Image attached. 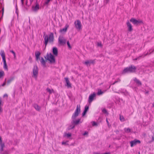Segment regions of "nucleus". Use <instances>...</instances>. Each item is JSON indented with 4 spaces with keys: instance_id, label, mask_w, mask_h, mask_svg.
Instances as JSON below:
<instances>
[{
    "instance_id": "27",
    "label": "nucleus",
    "mask_w": 154,
    "mask_h": 154,
    "mask_svg": "<svg viewBox=\"0 0 154 154\" xmlns=\"http://www.w3.org/2000/svg\"><path fill=\"white\" fill-rule=\"evenodd\" d=\"M75 125H74L72 124V125H70L69 127H68V129L69 130L72 129L75 127Z\"/></svg>"
},
{
    "instance_id": "8",
    "label": "nucleus",
    "mask_w": 154,
    "mask_h": 154,
    "mask_svg": "<svg viewBox=\"0 0 154 154\" xmlns=\"http://www.w3.org/2000/svg\"><path fill=\"white\" fill-rule=\"evenodd\" d=\"M140 143V141L139 140L135 139L134 140L130 142L131 146L132 147L136 145L137 144Z\"/></svg>"
},
{
    "instance_id": "16",
    "label": "nucleus",
    "mask_w": 154,
    "mask_h": 154,
    "mask_svg": "<svg viewBox=\"0 0 154 154\" xmlns=\"http://www.w3.org/2000/svg\"><path fill=\"white\" fill-rule=\"evenodd\" d=\"M3 105V104L2 103V97H0V114L2 113L3 112V108L2 106Z\"/></svg>"
},
{
    "instance_id": "37",
    "label": "nucleus",
    "mask_w": 154,
    "mask_h": 154,
    "mask_svg": "<svg viewBox=\"0 0 154 154\" xmlns=\"http://www.w3.org/2000/svg\"><path fill=\"white\" fill-rule=\"evenodd\" d=\"M67 45L68 46V47L70 48H71V46H70V43H69V41H67Z\"/></svg>"
},
{
    "instance_id": "41",
    "label": "nucleus",
    "mask_w": 154,
    "mask_h": 154,
    "mask_svg": "<svg viewBox=\"0 0 154 154\" xmlns=\"http://www.w3.org/2000/svg\"><path fill=\"white\" fill-rule=\"evenodd\" d=\"M97 45L98 46L101 47L102 46V45L100 42H98L97 43Z\"/></svg>"
},
{
    "instance_id": "52",
    "label": "nucleus",
    "mask_w": 154,
    "mask_h": 154,
    "mask_svg": "<svg viewBox=\"0 0 154 154\" xmlns=\"http://www.w3.org/2000/svg\"><path fill=\"white\" fill-rule=\"evenodd\" d=\"M8 97V95L6 94H4V95H3V97Z\"/></svg>"
},
{
    "instance_id": "26",
    "label": "nucleus",
    "mask_w": 154,
    "mask_h": 154,
    "mask_svg": "<svg viewBox=\"0 0 154 154\" xmlns=\"http://www.w3.org/2000/svg\"><path fill=\"white\" fill-rule=\"evenodd\" d=\"M71 136V133H65L64 134V137H67L68 138L69 137Z\"/></svg>"
},
{
    "instance_id": "7",
    "label": "nucleus",
    "mask_w": 154,
    "mask_h": 154,
    "mask_svg": "<svg viewBox=\"0 0 154 154\" xmlns=\"http://www.w3.org/2000/svg\"><path fill=\"white\" fill-rule=\"evenodd\" d=\"M59 44L61 45H64L66 44V40L63 36H60L58 38Z\"/></svg>"
},
{
    "instance_id": "50",
    "label": "nucleus",
    "mask_w": 154,
    "mask_h": 154,
    "mask_svg": "<svg viewBox=\"0 0 154 154\" xmlns=\"http://www.w3.org/2000/svg\"><path fill=\"white\" fill-rule=\"evenodd\" d=\"M28 0H26V5L27 6H29V5H28Z\"/></svg>"
},
{
    "instance_id": "25",
    "label": "nucleus",
    "mask_w": 154,
    "mask_h": 154,
    "mask_svg": "<svg viewBox=\"0 0 154 154\" xmlns=\"http://www.w3.org/2000/svg\"><path fill=\"white\" fill-rule=\"evenodd\" d=\"M120 120L122 122H124L125 121L124 117L123 116L120 115L119 118Z\"/></svg>"
},
{
    "instance_id": "12",
    "label": "nucleus",
    "mask_w": 154,
    "mask_h": 154,
    "mask_svg": "<svg viewBox=\"0 0 154 154\" xmlns=\"http://www.w3.org/2000/svg\"><path fill=\"white\" fill-rule=\"evenodd\" d=\"M0 151H3V148L5 147V146L4 143H2V138L1 137H0Z\"/></svg>"
},
{
    "instance_id": "22",
    "label": "nucleus",
    "mask_w": 154,
    "mask_h": 154,
    "mask_svg": "<svg viewBox=\"0 0 154 154\" xmlns=\"http://www.w3.org/2000/svg\"><path fill=\"white\" fill-rule=\"evenodd\" d=\"M41 63L43 66H45L46 62L43 57L41 58Z\"/></svg>"
},
{
    "instance_id": "59",
    "label": "nucleus",
    "mask_w": 154,
    "mask_h": 154,
    "mask_svg": "<svg viewBox=\"0 0 154 154\" xmlns=\"http://www.w3.org/2000/svg\"><path fill=\"white\" fill-rule=\"evenodd\" d=\"M115 84V83H114H114L112 84V85H114Z\"/></svg>"
},
{
    "instance_id": "54",
    "label": "nucleus",
    "mask_w": 154,
    "mask_h": 154,
    "mask_svg": "<svg viewBox=\"0 0 154 154\" xmlns=\"http://www.w3.org/2000/svg\"><path fill=\"white\" fill-rule=\"evenodd\" d=\"M106 122H107V123L109 125V122L108 121V120H107V119H106Z\"/></svg>"
},
{
    "instance_id": "45",
    "label": "nucleus",
    "mask_w": 154,
    "mask_h": 154,
    "mask_svg": "<svg viewBox=\"0 0 154 154\" xmlns=\"http://www.w3.org/2000/svg\"><path fill=\"white\" fill-rule=\"evenodd\" d=\"M149 51L150 52L149 54H151L154 51V49L153 50L150 49L149 50Z\"/></svg>"
},
{
    "instance_id": "38",
    "label": "nucleus",
    "mask_w": 154,
    "mask_h": 154,
    "mask_svg": "<svg viewBox=\"0 0 154 154\" xmlns=\"http://www.w3.org/2000/svg\"><path fill=\"white\" fill-rule=\"evenodd\" d=\"M92 125L93 126H97V124L95 122L93 121L92 122Z\"/></svg>"
},
{
    "instance_id": "2",
    "label": "nucleus",
    "mask_w": 154,
    "mask_h": 154,
    "mask_svg": "<svg viewBox=\"0 0 154 154\" xmlns=\"http://www.w3.org/2000/svg\"><path fill=\"white\" fill-rule=\"evenodd\" d=\"M43 37L44 39L45 47H46L48 41L50 42L53 41L54 38V34L52 33H51L49 36L47 35L44 34Z\"/></svg>"
},
{
    "instance_id": "58",
    "label": "nucleus",
    "mask_w": 154,
    "mask_h": 154,
    "mask_svg": "<svg viewBox=\"0 0 154 154\" xmlns=\"http://www.w3.org/2000/svg\"><path fill=\"white\" fill-rule=\"evenodd\" d=\"M137 58H135V59H134V60H137Z\"/></svg>"
},
{
    "instance_id": "21",
    "label": "nucleus",
    "mask_w": 154,
    "mask_h": 154,
    "mask_svg": "<svg viewBox=\"0 0 154 154\" xmlns=\"http://www.w3.org/2000/svg\"><path fill=\"white\" fill-rule=\"evenodd\" d=\"M14 76L11 77L8 80L7 83L8 84H10L12 81H13L14 79Z\"/></svg>"
},
{
    "instance_id": "14",
    "label": "nucleus",
    "mask_w": 154,
    "mask_h": 154,
    "mask_svg": "<svg viewBox=\"0 0 154 154\" xmlns=\"http://www.w3.org/2000/svg\"><path fill=\"white\" fill-rule=\"evenodd\" d=\"M65 79L66 82V86L68 87V88H70L71 87V85L69 82V81L68 79V78H64Z\"/></svg>"
},
{
    "instance_id": "34",
    "label": "nucleus",
    "mask_w": 154,
    "mask_h": 154,
    "mask_svg": "<svg viewBox=\"0 0 154 154\" xmlns=\"http://www.w3.org/2000/svg\"><path fill=\"white\" fill-rule=\"evenodd\" d=\"M88 109H89L88 106H86L85 107V110H84V111L87 112V111H88Z\"/></svg>"
},
{
    "instance_id": "55",
    "label": "nucleus",
    "mask_w": 154,
    "mask_h": 154,
    "mask_svg": "<svg viewBox=\"0 0 154 154\" xmlns=\"http://www.w3.org/2000/svg\"><path fill=\"white\" fill-rule=\"evenodd\" d=\"M33 1V0H30V4H31L32 3V2Z\"/></svg>"
},
{
    "instance_id": "23",
    "label": "nucleus",
    "mask_w": 154,
    "mask_h": 154,
    "mask_svg": "<svg viewBox=\"0 0 154 154\" xmlns=\"http://www.w3.org/2000/svg\"><path fill=\"white\" fill-rule=\"evenodd\" d=\"M4 63V68L5 69L7 70H8V66L7 65L6 60H3Z\"/></svg>"
},
{
    "instance_id": "20",
    "label": "nucleus",
    "mask_w": 154,
    "mask_h": 154,
    "mask_svg": "<svg viewBox=\"0 0 154 154\" xmlns=\"http://www.w3.org/2000/svg\"><path fill=\"white\" fill-rule=\"evenodd\" d=\"M134 80L139 85H141L142 83L138 79H137L136 78H134Z\"/></svg>"
},
{
    "instance_id": "31",
    "label": "nucleus",
    "mask_w": 154,
    "mask_h": 154,
    "mask_svg": "<svg viewBox=\"0 0 154 154\" xmlns=\"http://www.w3.org/2000/svg\"><path fill=\"white\" fill-rule=\"evenodd\" d=\"M0 153L1 154H8V152L6 150L4 151L3 152V151H0Z\"/></svg>"
},
{
    "instance_id": "4",
    "label": "nucleus",
    "mask_w": 154,
    "mask_h": 154,
    "mask_svg": "<svg viewBox=\"0 0 154 154\" xmlns=\"http://www.w3.org/2000/svg\"><path fill=\"white\" fill-rule=\"evenodd\" d=\"M45 58L49 60L51 63H54L55 62V59L54 56L51 53H48Z\"/></svg>"
},
{
    "instance_id": "17",
    "label": "nucleus",
    "mask_w": 154,
    "mask_h": 154,
    "mask_svg": "<svg viewBox=\"0 0 154 154\" xmlns=\"http://www.w3.org/2000/svg\"><path fill=\"white\" fill-rule=\"evenodd\" d=\"M33 106L35 109L37 111H39L41 109V107L36 104H34L33 105Z\"/></svg>"
},
{
    "instance_id": "9",
    "label": "nucleus",
    "mask_w": 154,
    "mask_h": 154,
    "mask_svg": "<svg viewBox=\"0 0 154 154\" xmlns=\"http://www.w3.org/2000/svg\"><path fill=\"white\" fill-rule=\"evenodd\" d=\"M130 21L134 25H138L139 23H142V21L136 20L134 18H131Z\"/></svg>"
},
{
    "instance_id": "53",
    "label": "nucleus",
    "mask_w": 154,
    "mask_h": 154,
    "mask_svg": "<svg viewBox=\"0 0 154 154\" xmlns=\"http://www.w3.org/2000/svg\"><path fill=\"white\" fill-rule=\"evenodd\" d=\"M152 140L151 141L152 142V141H154V138L153 136H152Z\"/></svg>"
},
{
    "instance_id": "30",
    "label": "nucleus",
    "mask_w": 154,
    "mask_h": 154,
    "mask_svg": "<svg viewBox=\"0 0 154 154\" xmlns=\"http://www.w3.org/2000/svg\"><path fill=\"white\" fill-rule=\"evenodd\" d=\"M67 29V28H64L62 29H61L60 30V32H66Z\"/></svg>"
},
{
    "instance_id": "29",
    "label": "nucleus",
    "mask_w": 154,
    "mask_h": 154,
    "mask_svg": "<svg viewBox=\"0 0 154 154\" xmlns=\"http://www.w3.org/2000/svg\"><path fill=\"white\" fill-rule=\"evenodd\" d=\"M4 75V71H1L0 72V78H1L2 76H3Z\"/></svg>"
},
{
    "instance_id": "57",
    "label": "nucleus",
    "mask_w": 154,
    "mask_h": 154,
    "mask_svg": "<svg viewBox=\"0 0 154 154\" xmlns=\"http://www.w3.org/2000/svg\"><path fill=\"white\" fill-rule=\"evenodd\" d=\"M148 54V53H147V54H146L144 55V56H146V55H147Z\"/></svg>"
},
{
    "instance_id": "15",
    "label": "nucleus",
    "mask_w": 154,
    "mask_h": 154,
    "mask_svg": "<svg viewBox=\"0 0 154 154\" xmlns=\"http://www.w3.org/2000/svg\"><path fill=\"white\" fill-rule=\"evenodd\" d=\"M127 24L128 27V30L130 32L131 31L133 30V29L131 24L128 21L127 23Z\"/></svg>"
},
{
    "instance_id": "43",
    "label": "nucleus",
    "mask_w": 154,
    "mask_h": 154,
    "mask_svg": "<svg viewBox=\"0 0 154 154\" xmlns=\"http://www.w3.org/2000/svg\"><path fill=\"white\" fill-rule=\"evenodd\" d=\"M6 79H5V82H4V83L2 84V85L1 86H4L5 85H6Z\"/></svg>"
},
{
    "instance_id": "40",
    "label": "nucleus",
    "mask_w": 154,
    "mask_h": 154,
    "mask_svg": "<svg viewBox=\"0 0 154 154\" xmlns=\"http://www.w3.org/2000/svg\"><path fill=\"white\" fill-rule=\"evenodd\" d=\"M47 91L48 92H49L50 94H51L52 93L51 90L49 88H47Z\"/></svg>"
},
{
    "instance_id": "48",
    "label": "nucleus",
    "mask_w": 154,
    "mask_h": 154,
    "mask_svg": "<svg viewBox=\"0 0 154 154\" xmlns=\"http://www.w3.org/2000/svg\"><path fill=\"white\" fill-rule=\"evenodd\" d=\"M21 1L22 5V6H23V5H24V0H21Z\"/></svg>"
},
{
    "instance_id": "36",
    "label": "nucleus",
    "mask_w": 154,
    "mask_h": 154,
    "mask_svg": "<svg viewBox=\"0 0 154 154\" xmlns=\"http://www.w3.org/2000/svg\"><path fill=\"white\" fill-rule=\"evenodd\" d=\"M102 112L104 113L107 114H108V113L107 112L106 109H104L102 110Z\"/></svg>"
},
{
    "instance_id": "13",
    "label": "nucleus",
    "mask_w": 154,
    "mask_h": 154,
    "mask_svg": "<svg viewBox=\"0 0 154 154\" xmlns=\"http://www.w3.org/2000/svg\"><path fill=\"white\" fill-rule=\"evenodd\" d=\"M53 54L55 56H57L58 54V52L57 48L56 47H53Z\"/></svg>"
},
{
    "instance_id": "6",
    "label": "nucleus",
    "mask_w": 154,
    "mask_h": 154,
    "mask_svg": "<svg viewBox=\"0 0 154 154\" xmlns=\"http://www.w3.org/2000/svg\"><path fill=\"white\" fill-rule=\"evenodd\" d=\"M38 73V70L37 66L36 65L34 66L33 70V76L35 78H36Z\"/></svg>"
},
{
    "instance_id": "39",
    "label": "nucleus",
    "mask_w": 154,
    "mask_h": 154,
    "mask_svg": "<svg viewBox=\"0 0 154 154\" xmlns=\"http://www.w3.org/2000/svg\"><path fill=\"white\" fill-rule=\"evenodd\" d=\"M52 0H47L45 2V4L46 5H48L49 2L51 1H52Z\"/></svg>"
},
{
    "instance_id": "33",
    "label": "nucleus",
    "mask_w": 154,
    "mask_h": 154,
    "mask_svg": "<svg viewBox=\"0 0 154 154\" xmlns=\"http://www.w3.org/2000/svg\"><path fill=\"white\" fill-rule=\"evenodd\" d=\"M40 54H41L40 53L39 51H38L35 53V55L36 57H39Z\"/></svg>"
},
{
    "instance_id": "35",
    "label": "nucleus",
    "mask_w": 154,
    "mask_h": 154,
    "mask_svg": "<svg viewBox=\"0 0 154 154\" xmlns=\"http://www.w3.org/2000/svg\"><path fill=\"white\" fill-rule=\"evenodd\" d=\"M10 51L14 54V57L15 58L16 57V54L15 52L13 50H10Z\"/></svg>"
},
{
    "instance_id": "3",
    "label": "nucleus",
    "mask_w": 154,
    "mask_h": 154,
    "mask_svg": "<svg viewBox=\"0 0 154 154\" xmlns=\"http://www.w3.org/2000/svg\"><path fill=\"white\" fill-rule=\"evenodd\" d=\"M136 69V67L133 65H131L129 67L125 68L122 72L123 74L126 73H133L135 72Z\"/></svg>"
},
{
    "instance_id": "10",
    "label": "nucleus",
    "mask_w": 154,
    "mask_h": 154,
    "mask_svg": "<svg viewBox=\"0 0 154 154\" xmlns=\"http://www.w3.org/2000/svg\"><path fill=\"white\" fill-rule=\"evenodd\" d=\"M95 60H87L84 63L88 66H90L91 64H94L95 63Z\"/></svg>"
},
{
    "instance_id": "11",
    "label": "nucleus",
    "mask_w": 154,
    "mask_h": 154,
    "mask_svg": "<svg viewBox=\"0 0 154 154\" xmlns=\"http://www.w3.org/2000/svg\"><path fill=\"white\" fill-rule=\"evenodd\" d=\"M96 96V94L95 93H94L93 94H91L89 97L88 101L90 103H91L94 99V98Z\"/></svg>"
},
{
    "instance_id": "42",
    "label": "nucleus",
    "mask_w": 154,
    "mask_h": 154,
    "mask_svg": "<svg viewBox=\"0 0 154 154\" xmlns=\"http://www.w3.org/2000/svg\"><path fill=\"white\" fill-rule=\"evenodd\" d=\"M121 81V80L120 79H118L117 80V81H115V82H114V83H117L118 82H120Z\"/></svg>"
},
{
    "instance_id": "19",
    "label": "nucleus",
    "mask_w": 154,
    "mask_h": 154,
    "mask_svg": "<svg viewBox=\"0 0 154 154\" xmlns=\"http://www.w3.org/2000/svg\"><path fill=\"white\" fill-rule=\"evenodd\" d=\"M0 54L2 57L3 60H5V55L4 51H1L0 52Z\"/></svg>"
},
{
    "instance_id": "44",
    "label": "nucleus",
    "mask_w": 154,
    "mask_h": 154,
    "mask_svg": "<svg viewBox=\"0 0 154 154\" xmlns=\"http://www.w3.org/2000/svg\"><path fill=\"white\" fill-rule=\"evenodd\" d=\"M86 112H86L84 111L82 113V116H85V114H86Z\"/></svg>"
},
{
    "instance_id": "46",
    "label": "nucleus",
    "mask_w": 154,
    "mask_h": 154,
    "mask_svg": "<svg viewBox=\"0 0 154 154\" xmlns=\"http://www.w3.org/2000/svg\"><path fill=\"white\" fill-rule=\"evenodd\" d=\"M2 15H3L4 12V7H3L2 8Z\"/></svg>"
},
{
    "instance_id": "47",
    "label": "nucleus",
    "mask_w": 154,
    "mask_h": 154,
    "mask_svg": "<svg viewBox=\"0 0 154 154\" xmlns=\"http://www.w3.org/2000/svg\"><path fill=\"white\" fill-rule=\"evenodd\" d=\"M109 0H105L104 1V3L106 4H107L109 2Z\"/></svg>"
},
{
    "instance_id": "32",
    "label": "nucleus",
    "mask_w": 154,
    "mask_h": 154,
    "mask_svg": "<svg viewBox=\"0 0 154 154\" xmlns=\"http://www.w3.org/2000/svg\"><path fill=\"white\" fill-rule=\"evenodd\" d=\"M125 131L126 132L129 133V132H131V130L129 128H125Z\"/></svg>"
},
{
    "instance_id": "49",
    "label": "nucleus",
    "mask_w": 154,
    "mask_h": 154,
    "mask_svg": "<svg viewBox=\"0 0 154 154\" xmlns=\"http://www.w3.org/2000/svg\"><path fill=\"white\" fill-rule=\"evenodd\" d=\"M88 134V132L87 131H85L84 132V133L83 134V135H87Z\"/></svg>"
},
{
    "instance_id": "51",
    "label": "nucleus",
    "mask_w": 154,
    "mask_h": 154,
    "mask_svg": "<svg viewBox=\"0 0 154 154\" xmlns=\"http://www.w3.org/2000/svg\"><path fill=\"white\" fill-rule=\"evenodd\" d=\"M39 59H40L39 57H36V60H38Z\"/></svg>"
},
{
    "instance_id": "24",
    "label": "nucleus",
    "mask_w": 154,
    "mask_h": 154,
    "mask_svg": "<svg viewBox=\"0 0 154 154\" xmlns=\"http://www.w3.org/2000/svg\"><path fill=\"white\" fill-rule=\"evenodd\" d=\"M103 91H102L100 89H99L97 94L98 95H100L103 94Z\"/></svg>"
},
{
    "instance_id": "60",
    "label": "nucleus",
    "mask_w": 154,
    "mask_h": 154,
    "mask_svg": "<svg viewBox=\"0 0 154 154\" xmlns=\"http://www.w3.org/2000/svg\"><path fill=\"white\" fill-rule=\"evenodd\" d=\"M152 105L153 106H154V103H153Z\"/></svg>"
},
{
    "instance_id": "56",
    "label": "nucleus",
    "mask_w": 154,
    "mask_h": 154,
    "mask_svg": "<svg viewBox=\"0 0 154 154\" xmlns=\"http://www.w3.org/2000/svg\"><path fill=\"white\" fill-rule=\"evenodd\" d=\"M16 10H17V4H16Z\"/></svg>"
},
{
    "instance_id": "1",
    "label": "nucleus",
    "mask_w": 154,
    "mask_h": 154,
    "mask_svg": "<svg viewBox=\"0 0 154 154\" xmlns=\"http://www.w3.org/2000/svg\"><path fill=\"white\" fill-rule=\"evenodd\" d=\"M80 105H77L76 109L74 113L73 114L72 117V121L71 123L74 125H77L79 123H82V122L80 121V119H79L77 120L76 119V118L79 116V114L80 112Z\"/></svg>"
},
{
    "instance_id": "5",
    "label": "nucleus",
    "mask_w": 154,
    "mask_h": 154,
    "mask_svg": "<svg viewBox=\"0 0 154 154\" xmlns=\"http://www.w3.org/2000/svg\"><path fill=\"white\" fill-rule=\"evenodd\" d=\"M74 25L75 28L78 30L82 29V24L80 20H78L74 22Z\"/></svg>"
},
{
    "instance_id": "18",
    "label": "nucleus",
    "mask_w": 154,
    "mask_h": 154,
    "mask_svg": "<svg viewBox=\"0 0 154 154\" xmlns=\"http://www.w3.org/2000/svg\"><path fill=\"white\" fill-rule=\"evenodd\" d=\"M39 9V5L38 4H36L35 6H32V10L35 11H37Z\"/></svg>"
},
{
    "instance_id": "28",
    "label": "nucleus",
    "mask_w": 154,
    "mask_h": 154,
    "mask_svg": "<svg viewBox=\"0 0 154 154\" xmlns=\"http://www.w3.org/2000/svg\"><path fill=\"white\" fill-rule=\"evenodd\" d=\"M68 141H67L66 142H62V144L63 145H69V144L67 143H68Z\"/></svg>"
}]
</instances>
